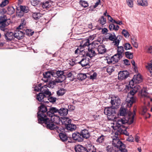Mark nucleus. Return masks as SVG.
Segmentation results:
<instances>
[{"label": "nucleus", "instance_id": "nucleus-1", "mask_svg": "<svg viewBox=\"0 0 152 152\" xmlns=\"http://www.w3.org/2000/svg\"><path fill=\"white\" fill-rule=\"evenodd\" d=\"M134 112V114H132V113H129L128 117L125 118L117 119L116 126L118 127V131L120 134H123L126 136L129 135V134L125 129L126 126L124 125L126 124H131L133 122L135 115V112Z\"/></svg>", "mask_w": 152, "mask_h": 152}, {"label": "nucleus", "instance_id": "nucleus-2", "mask_svg": "<svg viewBox=\"0 0 152 152\" xmlns=\"http://www.w3.org/2000/svg\"><path fill=\"white\" fill-rule=\"evenodd\" d=\"M112 145H107L106 148L107 152H116V147L119 149L121 152H127V150L125 149V145L120 141L117 137L113 139Z\"/></svg>", "mask_w": 152, "mask_h": 152}, {"label": "nucleus", "instance_id": "nucleus-3", "mask_svg": "<svg viewBox=\"0 0 152 152\" xmlns=\"http://www.w3.org/2000/svg\"><path fill=\"white\" fill-rule=\"evenodd\" d=\"M71 120L68 118H61L60 123L64 125L65 129L66 132H69L75 131L76 129V126L75 125L71 124Z\"/></svg>", "mask_w": 152, "mask_h": 152}, {"label": "nucleus", "instance_id": "nucleus-4", "mask_svg": "<svg viewBox=\"0 0 152 152\" xmlns=\"http://www.w3.org/2000/svg\"><path fill=\"white\" fill-rule=\"evenodd\" d=\"M39 111L37 113L38 122L41 121L46 118L48 117V111L46 107L43 104H42L39 107Z\"/></svg>", "mask_w": 152, "mask_h": 152}, {"label": "nucleus", "instance_id": "nucleus-5", "mask_svg": "<svg viewBox=\"0 0 152 152\" xmlns=\"http://www.w3.org/2000/svg\"><path fill=\"white\" fill-rule=\"evenodd\" d=\"M115 109V108H114L112 107H106L104 109V114L109 117H108V118L109 120L117 121L118 119L116 116L115 115L116 114Z\"/></svg>", "mask_w": 152, "mask_h": 152}, {"label": "nucleus", "instance_id": "nucleus-6", "mask_svg": "<svg viewBox=\"0 0 152 152\" xmlns=\"http://www.w3.org/2000/svg\"><path fill=\"white\" fill-rule=\"evenodd\" d=\"M10 23V19H7L6 16L2 15L0 16V29L4 32L8 30L6 27L8 26Z\"/></svg>", "mask_w": 152, "mask_h": 152}, {"label": "nucleus", "instance_id": "nucleus-7", "mask_svg": "<svg viewBox=\"0 0 152 152\" xmlns=\"http://www.w3.org/2000/svg\"><path fill=\"white\" fill-rule=\"evenodd\" d=\"M38 123L45 124L48 129H50L51 130H54V129H56L58 132H59V129H60V128L61 129V128H60L54 125L53 123L50 121V120H49L48 119L46 118L42 120L41 121L38 122Z\"/></svg>", "mask_w": 152, "mask_h": 152}, {"label": "nucleus", "instance_id": "nucleus-8", "mask_svg": "<svg viewBox=\"0 0 152 152\" xmlns=\"http://www.w3.org/2000/svg\"><path fill=\"white\" fill-rule=\"evenodd\" d=\"M108 39L110 41H113L114 45L116 46H118L119 44L120 41L121 39V37L118 36L116 37L115 34L113 33L112 34L108 33Z\"/></svg>", "mask_w": 152, "mask_h": 152}, {"label": "nucleus", "instance_id": "nucleus-9", "mask_svg": "<svg viewBox=\"0 0 152 152\" xmlns=\"http://www.w3.org/2000/svg\"><path fill=\"white\" fill-rule=\"evenodd\" d=\"M53 76L57 77L58 78L56 79L59 82H62L66 79V76L65 73L63 71H58L56 72H53Z\"/></svg>", "mask_w": 152, "mask_h": 152}, {"label": "nucleus", "instance_id": "nucleus-10", "mask_svg": "<svg viewBox=\"0 0 152 152\" xmlns=\"http://www.w3.org/2000/svg\"><path fill=\"white\" fill-rule=\"evenodd\" d=\"M134 95L131 94L129 95V93H128V96L126 100V107L130 108L132 104L136 102L137 98Z\"/></svg>", "mask_w": 152, "mask_h": 152}, {"label": "nucleus", "instance_id": "nucleus-11", "mask_svg": "<svg viewBox=\"0 0 152 152\" xmlns=\"http://www.w3.org/2000/svg\"><path fill=\"white\" fill-rule=\"evenodd\" d=\"M110 102L112 105V107L117 109L118 107L120 105L121 100L118 96H114L111 97Z\"/></svg>", "mask_w": 152, "mask_h": 152}, {"label": "nucleus", "instance_id": "nucleus-12", "mask_svg": "<svg viewBox=\"0 0 152 152\" xmlns=\"http://www.w3.org/2000/svg\"><path fill=\"white\" fill-rule=\"evenodd\" d=\"M53 72L52 71H48L43 73V77L42 80L45 82H47L50 81L52 79V77L53 76Z\"/></svg>", "mask_w": 152, "mask_h": 152}, {"label": "nucleus", "instance_id": "nucleus-13", "mask_svg": "<svg viewBox=\"0 0 152 152\" xmlns=\"http://www.w3.org/2000/svg\"><path fill=\"white\" fill-rule=\"evenodd\" d=\"M46 119H48L49 120L53 123H55L57 124H60L61 121V118L58 115H53L50 116H48Z\"/></svg>", "mask_w": 152, "mask_h": 152}, {"label": "nucleus", "instance_id": "nucleus-14", "mask_svg": "<svg viewBox=\"0 0 152 152\" xmlns=\"http://www.w3.org/2000/svg\"><path fill=\"white\" fill-rule=\"evenodd\" d=\"M59 131V136L61 140L63 142L66 141L68 138L66 135V134L65 132H66L65 129H64V128L63 129L60 128Z\"/></svg>", "mask_w": 152, "mask_h": 152}, {"label": "nucleus", "instance_id": "nucleus-15", "mask_svg": "<svg viewBox=\"0 0 152 152\" xmlns=\"http://www.w3.org/2000/svg\"><path fill=\"white\" fill-rule=\"evenodd\" d=\"M4 35L5 39L7 41H10L14 39V33L8 30L4 32Z\"/></svg>", "mask_w": 152, "mask_h": 152}, {"label": "nucleus", "instance_id": "nucleus-16", "mask_svg": "<svg viewBox=\"0 0 152 152\" xmlns=\"http://www.w3.org/2000/svg\"><path fill=\"white\" fill-rule=\"evenodd\" d=\"M129 75V73L127 71H120L118 74V79L124 80L127 78Z\"/></svg>", "mask_w": 152, "mask_h": 152}, {"label": "nucleus", "instance_id": "nucleus-17", "mask_svg": "<svg viewBox=\"0 0 152 152\" xmlns=\"http://www.w3.org/2000/svg\"><path fill=\"white\" fill-rule=\"evenodd\" d=\"M72 138L73 140L78 142H82L83 141L80 133L76 132L72 134Z\"/></svg>", "mask_w": 152, "mask_h": 152}, {"label": "nucleus", "instance_id": "nucleus-18", "mask_svg": "<svg viewBox=\"0 0 152 152\" xmlns=\"http://www.w3.org/2000/svg\"><path fill=\"white\" fill-rule=\"evenodd\" d=\"M135 112V114H136V112L135 110H134L133 111V113H132L131 112H129V113L128 115L127 116H125V115L127 113V110L126 109V108H124L123 107H121L120 108V110L118 113V114L120 116H124L125 117V118H124L123 119L125 118H126V117H128L129 114L131 113H132V114H134V112Z\"/></svg>", "mask_w": 152, "mask_h": 152}, {"label": "nucleus", "instance_id": "nucleus-19", "mask_svg": "<svg viewBox=\"0 0 152 152\" xmlns=\"http://www.w3.org/2000/svg\"><path fill=\"white\" fill-rule=\"evenodd\" d=\"M41 92L45 95V98L47 99L48 97L50 96L51 94V92L49 91V90L47 88V86L45 85L42 86V88L41 89Z\"/></svg>", "mask_w": 152, "mask_h": 152}, {"label": "nucleus", "instance_id": "nucleus-20", "mask_svg": "<svg viewBox=\"0 0 152 152\" xmlns=\"http://www.w3.org/2000/svg\"><path fill=\"white\" fill-rule=\"evenodd\" d=\"M42 92L39 93L37 95V99L39 102H48V101H46L47 99L45 98V96Z\"/></svg>", "mask_w": 152, "mask_h": 152}, {"label": "nucleus", "instance_id": "nucleus-21", "mask_svg": "<svg viewBox=\"0 0 152 152\" xmlns=\"http://www.w3.org/2000/svg\"><path fill=\"white\" fill-rule=\"evenodd\" d=\"M79 62V64H80L82 66H86L89 64V59L87 58H82L81 57V59H80Z\"/></svg>", "mask_w": 152, "mask_h": 152}, {"label": "nucleus", "instance_id": "nucleus-22", "mask_svg": "<svg viewBox=\"0 0 152 152\" xmlns=\"http://www.w3.org/2000/svg\"><path fill=\"white\" fill-rule=\"evenodd\" d=\"M81 136L82 139L84 138L88 139L90 136V134L88 130L84 129L82 130L80 132Z\"/></svg>", "mask_w": 152, "mask_h": 152}, {"label": "nucleus", "instance_id": "nucleus-23", "mask_svg": "<svg viewBox=\"0 0 152 152\" xmlns=\"http://www.w3.org/2000/svg\"><path fill=\"white\" fill-rule=\"evenodd\" d=\"M14 38H16L18 39H20L24 37V34L21 31L18 30L14 34Z\"/></svg>", "mask_w": 152, "mask_h": 152}, {"label": "nucleus", "instance_id": "nucleus-24", "mask_svg": "<svg viewBox=\"0 0 152 152\" xmlns=\"http://www.w3.org/2000/svg\"><path fill=\"white\" fill-rule=\"evenodd\" d=\"M58 110H59L56 107H51L49 110L48 113V116L55 115L54 113H58Z\"/></svg>", "mask_w": 152, "mask_h": 152}, {"label": "nucleus", "instance_id": "nucleus-25", "mask_svg": "<svg viewBox=\"0 0 152 152\" xmlns=\"http://www.w3.org/2000/svg\"><path fill=\"white\" fill-rule=\"evenodd\" d=\"M133 80L134 81L135 84L139 83L142 81L141 75L140 74H138L137 75H134L133 78Z\"/></svg>", "mask_w": 152, "mask_h": 152}, {"label": "nucleus", "instance_id": "nucleus-26", "mask_svg": "<svg viewBox=\"0 0 152 152\" xmlns=\"http://www.w3.org/2000/svg\"><path fill=\"white\" fill-rule=\"evenodd\" d=\"M97 51L99 54H103L106 53L107 49L105 48L104 45H99L97 48Z\"/></svg>", "mask_w": 152, "mask_h": 152}, {"label": "nucleus", "instance_id": "nucleus-27", "mask_svg": "<svg viewBox=\"0 0 152 152\" xmlns=\"http://www.w3.org/2000/svg\"><path fill=\"white\" fill-rule=\"evenodd\" d=\"M75 150L76 152H86L85 149V147L80 145H77L75 148Z\"/></svg>", "mask_w": 152, "mask_h": 152}, {"label": "nucleus", "instance_id": "nucleus-28", "mask_svg": "<svg viewBox=\"0 0 152 152\" xmlns=\"http://www.w3.org/2000/svg\"><path fill=\"white\" fill-rule=\"evenodd\" d=\"M141 88V87L139 85L134 86V88L132 89V90L129 93V95L130 94L134 95L137 92L138 90L140 89Z\"/></svg>", "mask_w": 152, "mask_h": 152}, {"label": "nucleus", "instance_id": "nucleus-29", "mask_svg": "<svg viewBox=\"0 0 152 152\" xmlns=\"http://www.w3.org/2000/svg\"><path fill=\"white\" fill-rule=\"evenodd\" d=\"M49 81V83L48 84L47 87L51 88H53L57 84L61 83L56 79L52 81L51 80L50 81Z\"/></svg>", "mask_w": 152, "mask_h": 152}, {"label": "nucleus", "instance_id": "nucleus-30", "mask_svg": "<svg viewBox=\"0 0 152 152\" xmlns=\"http://www.w3.org/2000/svg\"><path fill=\"white\" fill-rule=\"evenodd\" d=\"M95 49L91 48V49L88 48V52L87 53V55L89 56L90 58H92L94 56L96 53L95 52Z\"/></svg>", "mask_w": 152, "mask_h": 152}, {"label": "nucleus", "instance_id": "nucleus-31", "mask_svg": "<svg viewBox=\"0 0 152 152\" xmlns=\"http://www.w3.org/2000/svg\"><path fill=\"white\" fill-rule=\"evenodd\" d=\"M141 94L142 98H144V100H145L149 96L148 93L146 91V89L144 87L142 88L141 91Z\"/></svg>", "mask_w": 152, "mask_h": 152}, {"label": "nucleus", "instance_id": "nucleus-32", "mask_svg": "<svg viewBox=\"0 0 152 152\" xmlns=\"http://www.w3.org/2000/svg\"><path fill=\"white\" fill-rule=\"evenodd\" d=\"M58 113L61 116H65L68 114V110L65 108H61L59 110Z\"/></svg>", "mask_w": 152, "mask_h": 152}, {"label": "nucleus", "instance_id": "nucleus-33", "mask_svg": "<svg viewBox=\"0 0 152 152\" xmlns=\"http://www.w3.org/2000/svg\"><path fill=\"white\" fill-rule=\"evenodd\" d=\"M117 55H118L119 57L121 58L122 57V55L124 52V48L123 46H117Z\"/></svg>", "mask_w": 152, "mask_h": 152}, {"label": "nucleus", "instance_id": "nucleus-34", "mask_svg": "<svg viewBox=\"0 0 152 152\" xmlns=\"http://www.w3.org/2000/svg\"><path fill=\"white\" fill-rule=\"evenodd\" d=\"M137 2L139 5L143 7H146L148 5L147 0H137Z\"/></svg>", "mask_w": 152, "mask_h": 152}, {"label": "nucleus", "instance_id": "nucleus-35", "mask_svg": "<svg viewBox=\"0 0 152 152\" xmlns=\"http://www.w3.org/2000/svg\"><path fill=\"white\" fill-rule=\"evenodd\" d=\"M105 138V136L103 135H101L98 138L96 141L99 144H103Z\"/></svg>", "mask_w": 152, "mask_h": 152}, {"label": "nucleus", "instance_id": "nucleus-36", "mask_svg": "<svg viewBox=\"0 0 152 152\" xmlns=\"http://www.w3.org/2000/svg\"><path fill=\"white\" fill-rule=\"evenodd\" d=\"M16 7L18 8V9L20 10V12H23L24 13L28 12L29 10L28 8L26 6H20V7Z\"/></svg>", "mask_w": 152, "mask_h": 152}, {"label": "nucleus", "instance_id": "nucleus-37", "mask_svg": "<svg viewBox=\"0 0 152 152\" xmlns=\"http://www.w3.org/2000/svg\"><path fill=\"white\" fill-rule=\"evenodd\" d=\"M111 58V60H112L113 61V64H114L117 62L121 58L119 57L118 55H117V54H116Z\"/></svg>", "mask_w": 152, "mask_h": 152}, {"label": "nucleus", "instance_id": "nucleus-38", "mask_svg": "<svg viewBox=\"0 0 152 152\" xmlns=\"http://www.w3.org/2000/svg\"><path fill=\"white\" fill-rule=\"evenodd\" d=\"M41 5L43 8H47L50 7V2L48 1H46L42 3Z\"/></svg>", "mask_w": 152, "mask_h": 152}, {"label": "nucleus", "instance_id": "nucleus-39", "mask_svg": "<svg viewBox=\"0 0 152 152\" xmlns=\"http://www.w3.org/2000/svg\"><path fill=\"white\" fill-rule=\"evenodd\" d=\"M146 67L148 69V74L151 76H152V62L147 66Z\"/></svg>", "mask_w": 152, "mask_h": 152}, {"label": "nucleus", "instance_id": "nucleus-40", "mask_svg": "<svg viewBox=\"0 0 152 152\" xmlns=\"http://www.w3.org/2000/svg\"><path fill=\"white\" fill-rule=\"evenodd\" d=\"M7 12L9 15H12L14 13L15 9L12 7H8L7 8Z\"/></svg>", "mask_w": 152, "mask_h": 152}, {"label": "nucleus", "instance_id": "nucleus-41", "mask_svg": "<svg viewBox=\"0 0 152 152\" xmlns=\"http://www.w3.org/2000/svg\"><path fill=\"white\" fill-rule=\"evenodd\" d=\"M66 92V91L63 88H61L58 90L56 92L57 95L58 96L63 95Z\"/></svg>", "mask_w": 152, "mask_h": 152}, {"label": "nucleus", "instance_id": "nucleus-42", "mask_svg": "<svg viewBox=\"0 0 152 152\" xmlns=\"http://www.w3.org/2000/svg\"><path fill=\"white\" fill-rule=\"evenodd\" d=\"M79 3L81 6L84 8L87 7L88 6V4L86 1L80 0L79 1Z\"/></svg>", "mask_w": 152, "mask_h": 152}, {"label": "nucleus", "instance_id": "nucleus-43", "mask_svg": "<svg viewBox=\"0 0 152 152\" xmlns=\"http://www.w3.org/2000/svg\"><path fill=\"white\" fill-rule=\"evenodd\" d=\"M31 4L34 6H37L41 4L39 0H31Z\"/></svg>", "mask_w": 152, "mask_h": 152}, {"label": "nucleus", "instance_id": "nucleus-44", "mask_svg": "<svg viewBox=\"0 0 152 152\" xmlns=\"http://www.w3.org/2000/svg\"><path fill=\"white\" fill-rule=\"evenodd\" d=\"M86 77V75L85 74L80 73L78 75V79L81 80L85 79Z\"/></svg>", "mask_w": 152, "mask_h": 152}, {"label": "nucleus", "instance_id": "nucleus-45", "mask_svg": "<svg viewBox=\"0 0 152 152\" xmlns=\"http://www.w3.org/2000/svg\"><path fill=\"white\" fill-rule=\"evenodd\" d=\"M16 9L17 15L20 18L23 16L24 15V13L23 12H20V10L18 9V8H17L16 7Z\"/></svg>", "mask_w": 152, "mask_h": 152}, {"label": "nucleus", "instance_id": "nucleus-46", "mask_svg": "<svg viewBox=\"0 0 152 152\" xmlns=\"http://www.w3.org/2000/svg\"><path fill=\"white\" fill-rule=\"evenodd\" d=\"M32 17L34 19L37 20L41 17V15L39 13H34L32 15Z\"/></svg>", "mask_w": 152, "mask_h": 152}, {"label": "nucleus", "instance_id": "nucleus-47", "mask_svg": "<svg viewBox=\"0 0 152 152\" xmlns=\"http://www.w3.org/2000/svg\"><path fill=\"white\" fill-rule=\"evenodd\" d=\"M106 19L104 17L102 16L98 20L100 23L102 25L106 23Z\"/></svg>", "mask_w": 152, "mask_h": 152}, {"label": "nucleus", "instance_id": "nucleus-48", "mask_svg": "<svg viewBox=\"0 0 152 152\" xmlns=\"http://www.w3.org/2000/svg\"><path fill=\"white\" fill-rule=\"evenodd\" d=\"M42 86L41 84H39L38 85H36L34 88V90L35 91H40L41 92Z\"/></svg>", "mask_w": 152, "mask_h": 152}, {"label": "nucleus", "instance_id": "nucleus-49", "mask_svg": "<svg viewBox=\"0 0 152 152\" xmlns=\"http://www.w3.org/2000/svg\"><path fill=\"white\" fill-rule=\"evenodd\" d=\"M94 146L91 145L89 147H87V148H85V150H86V152H95V151L94 150Z\"/></svg>", "mask_w": 152, "mask_h": 152}, {"label": "nucleus", "instance_id": "nucleus-50", "mask_svg": "<svg viewBox=\"0 0 152 152\" xmlns=\"http://www.w3.org/2000/svg\"><path fill=\"white\" fill-rule=\"evenodd\" d=\"M125 54L126 57L129 59H132L133 57V53L129 51L126 52Z\"/></svg>", "mask_w": 152, "mask_h": 152}, {"label": "nucleus", "instance_id": "nucleus-51", "mask_svg": "<svg viewBox=\"0 0 152 152\" xmlns=\"http://www.w3.org/2000/svg\"><path fill=\"white\" fill-rule=\"evenodd\" d=\"M124 48L125 50H128L132 48V47L130 44L128 43H126L124 45Z\"/></svg>", "mask_w": 152, "mask_h": 152}, {"label": "nucleus", "instance_id": "nucleus-52", "mask_svg": "<svg viewBox=\"0 0 152 152\" xmlns=\"http://www.w3.org/2000/svg\"><path fill=\"white\" fill-rule=\"evenodd\" d=\"M9 2L8 0H4L0 4V7H5L9 3Z\"/></svg>", "mask_w": 152, "mask_h": 152}, {"label": "nucleus", "instance_id": "nucleus-53", "mask_svg": "<svg viewBox=\"0 0 152 152\" xmlns=\"http://www.w3.org/2000/svg\"><path fill=\"white\" fill-rule=\"evenodd\" d=\"M26 24V21L23 20H22V22L21 23L20 25L18 27V29H21L23 28V26H24Z\"/></svg>", "mask_w": 152, "mask_h": 152}, {"label": "nucleus", "instance_id": "nucleus-54", "mask_svg": "<svg viewBox=\"0 0 152 152\" xmlns=\"http://www.w3.org/2000/svg\"><path fill=\"white\" fill-rule=\"evenodd\" d=\"M56 98L51 96H50L47 99L48 101L53 103L56 102Z\"/></svg>", "mask_w": 152, "mask_h": 152}, {"label": "nucleus", "instance_id": "nucleus-55", "mask_svg": "<svg viewBox=\"0 0 152 152\" xmlns=\"http://www.w3.org/2000/svg\"><path fill=\"white\" fill-rule=\"evenodd\" d=\"M122 33L126 38H127L129 36L128 32L124 29L122 30Z\"/></svg>", "mask_w": 152, "mask_h": 152}, {"label": "nucleus", "instance_id": "nucleus-56", "mask_svg": "<svg viewBox=\"0 0 152 152\" xmlns=\"http://www.w3.org/2000/svg\"><path fill=\"white\" fill-rule=\"evenodd\" d=\"M107 71L110 75L112 72L114 71L113 67L111 66H109L107 69Z\"/></svg>", "mask_w": 152, "mask_h": 152}, {"label": "nucleus", "instance_id": "nucleus-57", "mask_svg": "<svg viewBox=\"0 0 152 152\" xmlns=\"http://www.w3.org/2000/svg\"><path fill=\"white\" fill-rule=\"evenodd\" d=\"M66 77L68 78L72 77V79H70V80H71L72 81L73 80V78L72 77H73L74 76L72 75V74L71 73V72H67L66 73H65Z\"/></svg>", "mask_w": 152, "mask_h": 152}, {"label": "nucleus", "instance_id": "nucleus-58", "mask_svg": "<svg viewBox=\"0 0 152 152\" xmlns=\"http://www.w3.org/2000/svg\"><path fill=\"white\" fill-rule=\"evenodd\" d=\"M26 35L29 36L32 35L34 33V31H32L31 30L28 29H26Z\"/></svg>", "mask_w": 152, "mask_h": 152}, {"label": "nucleus", "instance_id": "nucleus-59", "mask_svg": "<svg viewBox=\"0 0 152 152\" xmlns=\"http://www.w3.org/2000/svg\"><path fill=\"white\" fill-rule=\"evenodd\" d=\"M99 116V115L97 116L95 115H90L89 117L91 120L93 121L97 119Z\"/></svg>", "mask_w": 152, "mask_h": 152}, {"label": "nucleus", "instance_id": "nucleus-60", "mask_svg": "<svg viewBox=\"0 0 152 152\" xmlns=\"http://www.w3.org/2000/svg\"><path fill=\"white\" fill-rule=\"evenodd\" d=\"M84 43L83 45V47H85L86 46L88 47L89 45H90V41L88 39L84 41Z\"/></svg>", "mask_w": 152, "mask_h": 152}, {"label": "nucleus", "instance_id": "nucleus-61", "mask_svg": "<svg viewBox=\"0 0 152 152\" xmlns=\"http://www.w3.org/2000/svg\"><path fill=\"white\" fill-rule=\"evenodd\" d=\"M81 57H80V56H77V57L75 58H73V60L74 61V62L75 63V64H79V61L80 59H81Z\"/></svg>", "mask_w": 152, "mask_h": 152}, {"label": "nucleus", "instance_id": "nucleus-62", "mask_svg": "<svg viewBox=\"0 0 152 152\" xmlns=\"http://www.w3.org/2000/svg\"><path fill=\"white\" fill-rule=\"evenodd\" d=\"M128 5L130 7H132L133 6V0L128 1H127Z\"/></svg>", "mask_w": 152, "mask_h": 152}, {"label": "nucleus", "instance_id": "nucleus-63", "mask_svg": "<svg viewBox=\"0 0 152 152\" xmlns=\"http://www.w3.org/2000/svg\"><path fill=\"white\" fill-rule=\"evenodd\" d=\"M135 83H134V81L133 80V79L131 80V81H130L129 82V85L131 88H132V89L133 88H134V84Z\"/></svg>", "mask_w": 152, "mask_h": 152}, {"label": "nucleus", "instance_id": "nucleus-64", "mask_svg": "<svg viewBox=\"0 0 152 152\" xmlns=\"http://www.w3.org/2000/svg\"><path fill=\"white\" fill-rule=\"evenodd\" d=\"M146 49H147V52L148 53H152V46L147 47Z\"/></svg>", "mask_w": 152, "mask_h": 152}]
</instances>
